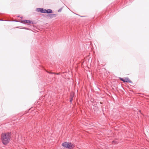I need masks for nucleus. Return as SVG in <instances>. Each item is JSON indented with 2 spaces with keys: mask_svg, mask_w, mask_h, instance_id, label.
I'll use <instances>...</instances> for the list:
<instances>
[{
  "mask_svg": "<svg viewBox=\"0 0 149 149\" xmlns=\"http://www.w3.org/2000/svg\"><path fill=\"white\" fill-rule=\"evenodd\" d=\"M2 141L3 144L6 145L9 141V133H8L7 135L6 134H2L1 135Z\"/></svg>",
  "mask_w": 149,
  "mask_h": 149,
  "instance_id": "nucleus-1",
  "label": "nucleus"
},
{
  "mask_svg": "<svg viewBox=\"0 0 149 149\" xmlns=\"http://www.w3.org/2000/svg\"><path fill=\"white\" fill-rule=\"evenodd\" d=\"M62 145L64 148L69 149H72L74 146L71 143L68 142L63 143Z\"/></svg>",
  "mask_w": 149,
  "mask_h": 149,
  "instance_id": "nucleus-2",
  "label": "nucleus"
},
{
  "mask_svg": "<svg viewBox=\"0 0 149 149\" xmlns=\"http://www.w3.org/2000/svg\"><path fill=\"white\" fill-rule=\"evenodd\" d=\"M20 22L22 23H23V22H26L27 23H29V24H33V22H32L29 20H21L20 21Z\"/></svg>",
  "mask_w": 149,
  "mask_h": 149,
  "instance_id": "nucleus-3",
  "label": "nucleus"
},
{
  "mask_svg": "<svg viewBox=\"0 0 149 149\" xmlns=\"http://www.w3.org/2000/svg\"><path fill=\"white\" fill-rule=\"evenodd\" d=\"M37 10L39 12L45 13V9L42 8H37Z\"/></svg>",
  "mask_w": 149,
  "mask_h": 149,
  "instance_id": "nucleus-4",
  "label": "nucleus"
},
{
  "mask_svg": "<svg viewBox=\"0 0 149 149\" xmlns=\"http://www.w3.org/2000/svg\"><path fill=\"white\" fill-rule=\"evenodd\" d=\"M124 82H132L129 79V78L128 77L125 78H124Z\"/></svg>",
  "mask_w": 149,
  "mask_h": 149,
  "instance_id": "nucleus-5",
  "label": "nucleus"
},
{
  "mask_svg": "<svg viewBox=\"0 0 149 149\" xmlns=\"http://www.w3.org/2000/svg\"><path fill=\"white\" fill-rule=\"evenodd\" d=\"M45 13H52V10L50 9H48L47 10H45Z\"/></svg>",
  "mask_w": 149,
  "mask_h": 149,
  "instance_id": "nucleus-6",
  "label": "nucleus"
},
{
  "mask_svg": "<svg viewBox=\"0 0 149 149\" xmlns=\"http://www.w3.org/2000/svg\"><path fill=\"white\" fill-rule=\"evenodd\" d=\"M56 14H52L49 15V17L51 18H52L54 17H55L56 16Z\"/></svg>",
  "mask_w": 149,
  "mask_h": 149,
  "instance_id": "nucleus-7",
  "label": "nucleus"
},
{
  "mask_svg": "<svg viewBox=\"0 0 149 149\" xmlns=\"http://www.w3.org/2000/svg\"><path fill=\"white\" fill-rule=\"evenodd\" d=\"M71 98L70 99V102L71 103L72 102V97H73L72 95H71Z\"/></svg>",
  "mask_w": 149,
  "mask_h": 149,
  "instance_id": "nucleus-8",
  "label": "nucleus"
},
{
  "mask_svg": "<svg viewBox=\"0 0 149 149\" xmlns=\"http://www.w3.org/2000/svg\"><path fill=\"white\" fill-rule=\"evenodd\" d=\"M120 79L121 80L123 81L124 82V79L121 78H120Z\"/></svg>",
  "mask_w": 149,
  "mask_h": 149,
  "instance_id": "nucleus-9",
  "label": "nucleus"
},
{
  "mask_svg": "<svg viewBox=\"0 0 149 149\" xmlns=\"http://www.w3.org/2000/svg\"><path fill=\"white\" fill-rule=\"evenodd\" d=\"M47 72L48 73H49V74H55V73L51 72Z\"/></svg>",
  "mask_w": 149,
  "mask_h": 149,
  "instance_id": "nucleus-10",
  "label": "nucleus"
},
{
  "mask_svg": "<svg viewBox=\"0 0 149 149\" xmlns=\"http://www.w3.org/2000/svg\"><path fill=\"white\" fill-rule=\"evenodd\" d=\"M112 142L113 143H115L116 144V141H112Z\"/></svg>",
  "mask_w": 149,
  "mask_h": 149,
  "instance_id": "nucleus-11",
  "label": "nucleus"
},
{
  "mask_svg": "<svg viewBox=\"0 0 149 149\" xmlns=\"http://www.w3.org/2000/svg\"><path fill=\"white\" fill-rule=\"evenodd\" d=\"M23 29H28V28H25V27H24L23 28Z\"/></svg>",
  "mask_w": 149,
  "mask_h": 149,
  "instance_id": "nucleus-12",
  "label": "nucleus"
},
{
  "mask_svg": "<svg viewBox=\"0 0 149 149\" xmlns=\"http://www.w3.org/2000/svg\"><path fill=\"white\" fill-rule=\"evenodd\" d=\"M61 9H59V10H58V12H60V11H61Z\"/></svg>",
  "mask_w": 149,
  "mask_h": 149,
  "instance_id": "nucleus-13",
  "label": "nucleus"
},
{
  "mask_svg": "<svg viewBox=\"0 0 149 149\" xmlns=\"http://www.w3.org/2000/svg\"><path fill=\"white\" fill-rule=\"evenodd\" d=\"M55 74H56L57 75H58L59 74V73H55Z\"/></svg>",
  "mask_w": 149,
  "mask_h": 149,
  "instance_id": "nucleus-14",
  "label": "nucleus"
},
{
  "mask_svg": "<svg viewBox=\"0 0 149 149\" xmlns=\"http://www.w3.org/2000/svg\"><path fill=\"white\" fill-rule=\"evenodd\" d=\"M2 21H3V20H1ZM5 21H9V20H4Z\"/></svg>",
  "mask_w": 149,
  "mask_h": 149,
  "instance_id": "nucleus-15",
  "label": "nucleus"
},
{
  "mask_svg": "<svg viewBox=\"0 0 149 149\" xmlns=\"http://www.w3.org/2000/svg\"><path fill=\"white\" fill-rule=\"evenodd\" d=\"M20 18L22 19V17H21Z\"/></svg>",
  "mask_w": 149,
  "mask_h": 149,
  "instance_id": "nucleus-16",
  "label": "nucleus"
},
{
  "mask_svg": "<svg viewBox=\"0 0 149 149\" xmlns=\"http://www.w3.org/2000/svg\"><path fill=\"white\" fill-rule=\"evenodd\" d=\"M11 21L10 20V22Z\"/></svg>",
  "mask_w": 149,
  "mask_h": 149,
  "instance_id": "nucleus-17",
  "label": "nucleus"
}]
</instances>
